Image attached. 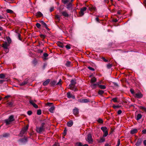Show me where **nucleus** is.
I'll list each match as a JSON object with an SVG mask.
<instances>
[{"instance_id":"27","label":"nucleus","mask_w":146,"mask_h":146,"mask_svg":"<svg viewBox=\"0 0 146 146\" xmlns=\"http://www.w3.org/2000/svg\"><path fill=\"white\" fill-rule=\"evenodd\" d=\"M98 87L102 89H104L106 88V87L105 86L103 85H100L98 86Z\"/></svg>"},{"instance_id":"9","label":"nucleus","mask_w":146,"mask_h":146,"mask_svg":"<svg viewBox=\"0 0 146 146\" xmlns=\"http://www.w3.org/2000/svg\"><path fill=\"white\" fill-rule=\"evenodd\" d=\"M142 140L141 138L139 139L135 144L136 146H139L141 143Z\"/></svg>"},{"instance_id":"60","label":"nucleus","mask_w":146,"mask_h":146,"mask_svg":"<svg viewBox=\"0 0 146 146\" xmlns=\"http://www.w3.org/2000/svg\"><path fill=\"white\" fill-rule=\"evenodd\" d=\"M7 40L8 42L9 43L11 42V40L9 38H7Z\"/></svg>"},{"instance_id":"14","label":"nucleus","mask_w":146,"mask_h":146,"mask_svg":"<svg viewBox=\"0 0 146 146\" xmlns=\"http://www.w3.org/2000/svg\"><path fill=\"white\" fill-rule=\"evenodd\" d=\"M3 47L5 49H7L8 48V44L7 42H5L3 44Z\"/></svg>"},{"instance_id":"57","label":"nucleus","mask_w":146,"mask_h":146,"mask_svg":"<svg viewBox=\"0 0 146 146\" xmlns=\"http://www.w3.org/2000/svg\"><path fill=\"white\" fill-rule=\"evenodd\" d=\"M54 9V7H51L50 9V12H51Z\"/></svg>"},{"instance_id":"29","label":"nucleus","mask_w":146,"mask_h":146,"mask_svg":"<svg viewBox=\"0 0 146 146\" xmlns=\"http://www.w3.org/2000/svg\"><path fill=\"white\" fill-rule=\"evenodd\" d=\"M27 83V81H24L23 82L20 83V85L21 86H24Z\"/></svg>"},{"instance_id":"55","label":"nucleus","mask_w":146,"mask_h":146,"mask_svg":"<svg viewBox=\"0 0 146 146\" xmlns=\"http://www.w3.org/2000/svg\"><path fill=\"white\" fill-rule=\"evenodd\" d=\"M102 81H100L99 82L96 83L97 84H98V86H99V85H100V84H101L102 82Z\"/></svg>"},{"instance_id":"58","label":"nucleus","mask_w":146,"mask_h":146,"mask_svg":"<svg viewBox=\"0 0 146 146\" xmlns=\"http://www.w3.org/2000/svg\"><path fill=\"white\" fill-rule=\"evenodd\" d=\"M122 111L121 110H119L117 111V114L118 115H119L121 113Z\"/></svg>"},{"instance_id":"15","label":"nucleus","mask_w":146,"mask_h":146,"mask_svg":"<svg viewBox=\"0 0 146 146\" xmlns=\"http://www.w3.org/2000/svg\"><path fill=\"white\" fill-rule=\"evenodd\" d=\"M69 88L74 92H76L78 91V89L76 88V87L75 86H72V87H69Z\"/></svg>"},{"instance_id":"5","label":"nucleus","mask_w":146,"mask_h":146,"mask_svg":"<svg viewBox=\"0 0 146 146\" xmlns=\"http://www.w3.org/2000/svg\"><path fill=\"white\" fill-rule=\"evenodd\" d=\"M86 8L85 7H83L81 9L80 11L79 12L80 16L81 17L84 15V12L86 10Z\"/></svg>"},{"instance_id":"3","label":"nucleus","mask_w":146,"mask_h":146,"mask_svg":"<svg viewBox=\"0 0 146 146\" xmlns=\"http://www.w3.org/2000/svg\"><path fill=\"white\" fill-rule=\"evenodd\" d=\"M28 125L26 126L25 127L23 128L21 130L20 133V136H22L23 134H24L26 132L28 128Z\"/></svg>"},{"instance_id":"36","label":"nucleus","mask_w":146,"mask_h":146,"mask_svg":"<svg viewBox=\"0 0 146 146\" xmlns=\"http://www.w3.org/2000/svg\"><path fill=\"white\" fill-rule=\"evenodd\" d=\"M9 136V134L8 133H6L3 134V136L4 137H7Z\"/></svg>"},{"instance_id":"44","label":"nucleus","mask_w":146,"mask_h":146,"mask_svg":"<svg viewBox=\"0 0 146 146\" xmlns=\"http://www.w3.org/2000/svg\"><path fill=\"white\" fill-rule=\"evenodd\" d=\"M50 84H51V85H54L56 84V83L55 81H53L51 82Z\"/></svg>"},{"instance_id":"50","label":"nucleus","mask_w":146,"mask_h":146,"mask_svg":"<svg viewBox=\"0 0 146 146\" xmlns=\"http://www.w3.org/2000/svg\"><path fill=\"white\" fill-rule=\"evenodd\" d=\"M89 100L86 99H84V103H87L89 102Z\"/></svg>"},{"instance_id":"31","label":"nucleus","mask_w":146,"mask_h":146,"mask_svg":"<svg viewBox=\"0 0 146 146\" xmlns=\"http://www.w3.org/2000/svg\"><path fill=\"white\" fill-rule=\"evenodd\" d=\"M13 102H10L7 103V104L8 106L11 107L13 106Z\"/></svg>"},{"instance_id":"51","label":"nucleus","mask_w":146,"mask_h":146,"mask_svg":"<svg viewBox=\"0 0 146 146\" xmlns=\"http://www.w3.org/2000/svg\"><path fill=\"white\" fill-rule=\"evenodd\" d=\"M65 47L67 49H70L71 48L70 45H66Z\"/></svg>"},{"instance_id":"17","label":"nucleus","mask_w":146,"mask_h":146,"mask_svg":"<svg viewBox=\"0 0 146 146\" xmlns=\"http://www.w3.org/2000/svg\"><path fill=\"white\" fill-rule=\"evenodd\" d=\"M137 129H131L130 131V133L131 134H133L137 132Z\"/></svg>"},{"instance_id":"38","label":"nucleus","mask_w":146,"mask_h":146,"mask_svg":"<svg viewBox=\"0 0 146 146\" xmlns=\"http://www.w3.org/2000/svg\"><path fill=\"white\" fill-rule=\"evenodd\" d=\"M112 64H108L107 65V67L108 69L111 68L112 67Z\"/></svg>"},{"instance_id":"63","label":"nucleus","mask_w":146,"mask_h":146,"mask_svg":"<svg viewBox=\"0 0 146 146\" xmlns=\"http://www.w3.org/2000/svg\"><path fill=\"white\" fill-rule=\"evenodd\" d=\"M143 143L144 145L145 146H146V140H144L143 141Z\"/></svg>"},{"instance_id":"43","label":"nucleus","mask_w":146,"mask_h":146,"mask_svg":"<svg viewBox=\"0 0 146 146\" xmlns=\"http://www.w3.org/2000/svg\"><path fill=\"white\" fill-rule=\"evenodd\" d=\"M36 27L38 29L39 28H40V26H41V25L40 24H39V23H37L36 24Z\"/></svg>"},{"instance_id":"40","label":"nucleus","mask_w":146,"mask_h":146,"mask_svg":"<svg viewBox=\"0 0 146 146\" xmlns=\"http://www.w3.org/2000/svg\"><path fill=\"white\" fill-rule=\"evenodd\" d=\"M70 63L71 62H70L69 61H68L66 62V65L67 66L69 67L70 66Z\"/></svg>"},{"instance_id":"28","label":"nucleus","mask_w":146,"mask_h":146,"mask_svg":"<svg viewBox=\"0 0 146 146\" xmlns=\"http://www.w3.org/2000/svg\"><path fill=\"white\" fill-rule=\"evenodd\" d=\"M63 6L62 5H60L59 8H58V9L59 10V12L60 13H61L63 9V8H62Z\"/></svg>"},{"instance_id":"16","label":"nucleus","mask_w":146,"mask_h":146,"mask_svg":"<svg viewBox=\"0 0 146 146\" xmlns=\"http://www.w3.org/2000/svg\"><path fill=\"white\" fill-rule=\"evenodd\" d=\"M50 81V80L49 79H47L46 81L44 82L43 83V85L44 86L47 85L49 83Z\"/></svg>"},{"instance_id":"41","label":"nucleus","mask_w":146,"mask_h":146,"mask_svg":"<svg viewBox=\"0 0 146 146\" xmlns=\"http://www.w3.org/2000/svg\"><path fill=\"white\" fill-rule=\"evenodd\" d=\"M62 82V80L61 79H60L59 80V82L56 84L57 85H59L60 86H61V82Z\"/></svg>"},{"instance_id":"45","label":"nucleus","mask_w":146,"mask_h":146,"mask_svg":"<svg viewBox=\"0 0 146 146\" xmlns=\"http://www.w3.org/2000/svg\"><path fill=\"white\" fill-rule=\"evenodd\" d=\"M78 102L80 103H84V99H80L78 100Z\"/></svg>"},{"instance_id":"24","label":"nucleus","mask_w":146,"mask_h":146,"mask_svg":"<svg viewBox=\"0 0 146 146\" xmlns=\"http://www.w3.org/2000/svg\"><path fill=\"white\" fill-rule=\"evenodd\" d=\"M142 117V115L141 114H138L137 115V116L136 117V119L137 120H139L140 119H141V118Z\"/></svg>"},{"instance_id":"26","label":"nucleus","mask_w":146,"mask_h":146,"mask_svg":"<svg viewBox=\"0 0 146 146\" xmlns=\"http://www.w3.org/2000/svg\"><path fill=\"white\" fill-rule=\"evenodd\" d=\"M78 146H88V145L87 144H85L84 145H82V144L80 142L78 143H77Z\"/></svg>"},{"instance_id":"47","label":"nucleus","mask_w":146,"mask_h":146,"mask_svg":"<svg viewBox=\"0 0 146 146\" xmlns=\"http://www.w3.org/2000/svg\"><path fill=\"white\" fill-rule=\"evenodd\" d=\"M20 141L22 142H26L27 141V139H23L20 140Z\"/></svg>"},{"instance_id":"11","label":"nucleus","mask_w":146,"mask_h":146,"mask_svg":"<svg viewBox=\"0 0 146 146\" xmlns=\"http://www.w3.org/2000/svg\"><path fill=\"white\" fill-rule=\"evenodd\" d=\"M62 15L65 17H68L69 16L68 14L67 13L66 11H64L61 13Z\"/></svg>"},{"instance_id":"56","label":"nucleus","mask_w":146,"mask_h":146,"mask_svg":"<svg viewBox=\"0 0 146 146\" xmlns=\"http://www.w3.org/2000/svg\"><path fill=\"white\" fill-rule=\"evenodd\" d=\"M113 107L115 109L118 108L119 107V106H113Z\"/></svg>"},{"instance_id":"37","label":"nucleus","mask_w":146,"mask_h":146,"mask_svg":"<svg viewBox=\"0 0 146 146\" xmlns=\"http://www.w3.org/2000/svg\"><path fill=\"white\" fill-rule=\"evenodd\" d=\"M62 3L64 4H66L69 1L68 0H62Z\"/></svg>"},{"instance_id":"6","label":"nucleus","mask_w":146,"mask_h":146,"mask_svg":"<svg viewBox=\"0 0 146 146\" xmlns=\"http://www.w3.org/2000/svg\"><path fill=\"white\" fill-rule=\"evenodd\" d=\"M44 127H42L41 126L39 127H36V131L38 133H41L42 131L44 130Z\"/></svg>"},{"instance_id":"53","label":"nucleus","mask_w":146,"mask_h":146,"mask_svg":"<svg viewBox=\"0 0 146 146\" xmlns=\"http://www.w3.org/2000/svg\"><path fill=\"white\" fill-rule=\"evenodd\" d=\"M27 114L29 115H31L32 114V112L31 111H29L27 112Z\"/></svg>"},{"instance_id":"42","label":"nucleus","mask_w":146,"mask_h":146,"mask_svg":"<svg viewBox=\"0 0 146 146\" xmlns=\"http://www.w3.org/2000/svg\"><path fill=\"white\" fill-rule=\"evenodd\" d=\"M29 103L31 104L32 106L34 104H35V103L32 100H30L29 101Z\"/></svg>"},{"instance_id":"34","label":"nucleus","mask_w":146,"mask_h":146,"mask_svg":"<svg viewBox=\"0 0 146 146\" xmlns=\"http://www.w3.org/2000/svg\"><path fill=\"white\" fill-rule=\"evenodd\" d=\"M6 12L7 13H12L13 12V11L11 9H7L6 10Z\"/></svg>"},{"instance_id":"30","label":"nucleus","mask_w":146,"mask_h":146,"mask_svg":"<svg viewBox=\"0 0 146 146\" xmlns=\"http://www.w3.org/2000/svg\"><path fill=\"white\" fill-rule=\"evenodd\" d=\"M67 97L68 98H71L72 95L71 94L70 92H68L67 93Z\"/></svg>"},{"instance_id":"22","label":"nucleus","mask_w":146,"mask_h":146,"mask_svg":"<svg viewBox=\"0 0 146 146\" xmlns=\"http://www.w3.org/2000/svg\"><path fill=\"white\" fill-rule=\"evenodd\" d=\"M96 81V79L94 77H93L91 79L90 82L91 83H93Z\"/></svg>"},{"instance_id":"48","label":"nucleus","mask_w":146,"mask_h":146,"mask_svg":"<svg viewBox=\"0 0 146 146\" xmlns=\"http://www.w3.org/2000/svg\"><path fill=\"white\" fill-rule=\"evenodd\" d=\"M88 69H89V70H91L92 71H94V69L93 68L91 67L88 66Z\"/></svg>"},{"instance_id":"7","label":"nucleus","mask_w":146,"mask_h":146,"mask_svg":"<svg viewBox=\"0 0 146 146\" xmlns=\"http://www.w3.org/2000/svg\"><path fill=\"white\" fill-rule=\"evenodd\" d=\"M134 96L135 97L137 98L140 99L143 96V95L141 93V92H138L135 94Z\"/></svg>"},{"instance_id":"32","label":"nucleus","mask_w":146,"mask_h":146,"mask_svg":"<svg viewBox=\"0 0 146 146\" xmlns=\"http://www.w3.org/2000/svg\"><path fill=\"white\" fill-rule=\"evenodd\" d=\"M5 77V75L3 74H0V78L3 79Z\"/></svg>"},{"instance_id":"39","label":"nucleus","mask_w":146,"mask_h":146,"mask_svg":"<svg viewBox=\"0 0 146 146\" xmlns=\"http://www.w3.org/2000/svg\"><path fill=\"white\" fill-rule=\"evenodd\" d=\"M37 114L38 115H40L41 114V110H38L37 111Z\"/></svg>"},{"instance_id":"12","label":"nucleus","mask_w":146,"mask_h":146,"mask_svg":"<svg viewBox=\"0 0 146 146\" xmlns=\"http://www.w3.org/2000/svg\"><path fill=\"white\" fill-rule=\"evenodd\" d=\"M66 6L68 10H70L72 9V5L71 3H70L67 5Z\"/></svg>"},{"instance_id":"21","label":"nucleus","mask_w":146,"mask_h":146,"mask_svg":"<svg viewBox=\"0 0 146 146\" xmlns=\"http://www.w3.org/2000/svg\"><path fill=\"white\" fill-rule=\"evenodd\" d=\"M89 9L90 11H95L96 9L95 7L92 6L89 7Z\"/></svg>"},{"instance_id":"10","label":"nucleus","mask_w":146,"mask_h":146,"mask_svg":"<svg viewBox=\"0 0 146 146\" xmlns=\"http://www.w3.org/2000/svg\"><path fill=\"white\" fill-rule=\"evenodd\" d=\"M73 112L74 115H76L78 113V110L76 108H75L73 110Z\"/></svg>"},{"instance_id":"35","label":"nucleus","mask_w":146,"mask_h":146,"mask_svg":"<svg viewBox=\"0 0 146 146\" xmlns=\"http://www.w3.org/2000/svg\"><path fill=\"white\" fill-rule=\"evenodd\" d=\"M104 92L103 90H99L98 92V94L99 95H102V94Z\"/></svg>"},{"instance_id":"19","label":"nucleus","mask_w":146,"mask_h":146,"mask_svg":"<svg viewBox=\"0 0 146 146\" xmlns=\"http://www.w3.org/2000/svg\"><path fill=\"white\" fill-rule=\"evenodd\" d=\"M40 23L44 27L46 28V29H48V27H47L46 24L43 21H40Z\"/></svg>"},{"instance_id":"62","label":"nucleus","mask_w":146,"mask_h":146,"mask_svg":"<svg viewBox=\"0 0 146 146\" xmlns=\"http://www.w3.org/2000/svg\"><path fill=\"white\" fill-rule=\"evenodd\" d=\"M40 37L41 38H44L45 37V36L43 35H42V34H41V35H40Z\"/></svg>"},{"instance_id":"61","label":"nucleus","mask_w":146,"mask_h":146,"mask_svg":"<svg viewBox=\"0 0 146 146\" xmlns=\"http://www.w3.org/2000/svg\"><path fill=\"white\" fill-rule=\"evenodd\" d=\"M117 98H113L112 99V100L115 102H117Z\"/></svg>"},{"instance_id":"52","label":"nucleus","mask_w":146,"mask_h":146,"mask_svg":"<svg viewBox=\"0 0 146 146\" xmlns=\"http://www.w3.org/2000/svg\"><path fill=\"white\" fill-rule=\"evenodd\" d=\"M33 106L36 108H38V106L35 103V104H34Z\"/></svg>"},{"instance_id":"33","label":"nucleus","mask_w":146,"mask_h":146,"mask_svg":"<svg viewBox=\"0 0 146 146\" xmlns=\"http://www.w3.org/2000/svg\"><path fill=\"white\" fill-rule=\"evenodd\" d=\"M105 141V138L103 137H102L100 138V143H102L104 142Z\"/></svg>"},{"instance_id":"8","label":"nucleus","mask_w":146,"mask_h":146,"mask_svg":"<svg viewBox=\"0 0 146 146\" xmlns=\"http://www.w3.org/2000/svg\"><path fill=\"white\" fill-rule=\"evenodd\" d=\"M71 83L69 85V87H72V86H75V85L76 84V80L75 79H72L71 81Z\"/></svg>"},{"instance_id":"13","label":"nucleus","mask_w":146,"mask_h":146,"mask_svg":"<svg viewBox=\"0 0 146 146\" xmlns=\"http://www.w3.org/2000/svg\"><path fill=\"white\" fill-rule=\"evenodd\" d=\"M91 87L93 89H95L97 88V86H98L97 84L96 83H91Z\"/></svg>"},{"instance_id":"2","label":"nucleus","mask_w":146,"mask_h":146,"mask_svg":"<svg viewBox=\"0 0 146 146\" xmlns=\"http://www.w3.org/2000/svg\"><path fill=\"white\" fill-rule=\"evenodd\" d=\"M101 129L104 132L103 137H106L108 134L107 128L105 127H102Z\"/></svg>"},{"instance_id":"59","label":"nucleus","mask_w":146,"mask_h":146,"mask_svg":"<svg viewBox=\"0 0 146 146\" xmlns=\"http://www.w3.org/2000/svg\"><path fill=\"white\" fill-rule=\"evenodd\" d=\"M43 56L45 57H47L48 56V55L46 53H44L43 54Z\"/></svg>"},{"instance_id":"4","label":"nucleus","mask_w":146,"mask_h":146,"mask_svg":"<svg viewBox=\"0 0 146 146\" xmlns=\"http://www.w3.org/2000/svg\"><path fill=\"white\" fill-rule=\"evenodd\" d=\"M86 140L89 143H92L93 142V140L92 139V135L90 134H89L88 135L87 139H86Z\"/></svg>"},{"instance_id":"49","label":"nucleus","mask_w":146,"mask_h":146,"mask_svg":"<svg viewBox=\"0 0 146 146\" xmlns=\"http://www.w3.org/2000/svg\"><path fill=\"white\" fill-rule=\"evenodd\" d=\"M98 121L100 123H103V121L102 119L101 118H99L98 120Z\"/></svg>"},{"instance_id":"25","label":"nucleus","mask_w":146,"mask_h":146,"mask_svg":"<svg viewBox=\"0 0 146 146\" xmlns=\"http://www.w3.org/2000/svg\"><path fill=\"white\" fill-rule=\"evenodd\" d=\"M36 15L38 17H41L42 16V13L40 11L36 13Z\"/></svg>"},{"instance_id":"1","label":"nucleus","mask_w":146,"mask_h":146,"mask_svg":"<svg viewBox=\"0 0 146 146\" xmlns=\"http://www.w3.org/2000/svg\"><path fill=\"white\" fill-rule=\"evenodd\" d=\"M14 117L13 115H11L8 119H5L4 120V122L5 123L6 125H8L11 123L14 120Z\"/></svg>"},{"instance_id":"18","label":"nucleus","mask_w":146,"mask_h":146,"mask_svg":"<svg viewBox=\"0 0 146 146\" xmlns=\"http://www.w3.org/2000/svg\"><path fill=\"white\" fill-rule=\"evenodd\" d=\"M54 108H55L54 106H52L49 109V111L50 113H53Z\"/></svg>"},{"instance_id":"20","label":"nucleus","mask_w":146,"mask_h":146,"mask_svg":"<svg viewBox=\"0 0 146 146\" xmlns=\"http://www.w3.org/2000/svg\"><path fill=\"white\" fill-rule=\"evenodd\" d=\"M55 19L57 20L58 21H59L60 20V17L58 15H56L55 16Z\"/></svg>"},{"instance_id":"23","label":"nucleus","mask_w":146,"mask_h":146,"mask_svg":"<svg viewBox=\"0 0 146 146\" xmlns=\"http://www.w3.org/2000/svg\"><path fill=\"white\" fill-rule=\"evenodd\" d=\"M73 124V122L71 121L68 122L67 123V125L68 126L70 127L72 126Z\"/></svg>"},{"instance_id":"64","label":"nucleus","mask_w":146,"mask_h":146,"mask_svg":"<svg viewBox=\"0 0 146 146\" xmlns=\"http://www.w3.org/2000/svg\"><path fill=\"white\" fill-rule=\"evenodd\" d=\"M52 146H59V144L58 143H56L54 144Z\"/></svg>"},{"instance_id":"54","label":"nucleus","mask_w":146,"mask_h":146,"mask_svg":"<svg viewBox=\"0 0 146 146\" xmlns=\"http://www.w3.org/2000/svg\"><path fill=\"white\" fill-rule=\"evenodd\" d=\"M120 144V141L119 139H118L117 141V145L116 146H119Z\"/></svg>"},{"instance_id":"46","label":"nucleus","mask_w":146,"mask_h":146,"mask_svg":"<svg viewBox=\"0 0 146 146\" xmlns=\"http://www.w3.org/2000/svg\"><path fill=\"white\" fill-rule=\"evenodd\" d=\"M7 79L5 80H0V83L2 84L4 82L7 81Z\"/></svg>"}]
</instances>
